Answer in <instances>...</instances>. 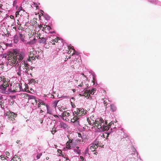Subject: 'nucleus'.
<instances>
[{
	"label": "nucleus",
	"mask_w": 161,
	"mask_h": 161,
	"mask_svg": "<svg viewBox=\"0 0 161 161\" xmlns=\"http://www.w3.org/2000/svg\"><path fill=\"white\" fill-rule=\"evenodd\" d=\"M19 55V53L15 51L13 52V53L9 52L8 53L7 56L8 61L7 62L8 65L11 66H14L16 63L17 60V57Z\"/></svg>",
	"instance_id": "1"
},
{
	"label": "nucleus",
	"mask_w": 161,
	"mask_h": 161,
	"mask_svg": "<svg viewBox=\"0 0 161 161\" xmlns=\"http://www.w3.org/2000/svg\"><path fill=\"white\" fill-rule=\"evenodd\" d=\"M3 81V84L0 86V89L1 92L3 94H9L8 91L6 90L7 87L9 86L8 79H5Z\"/></svg>",
	"instance_id": "2"
},
{
	"label": "nucleus",
	"mask_w": 161,
	"mask_h": 161,
	"mask_svg": "<svg viewBox=\"0 0 161 161\" xmlns=\"http://www.w3.org/2000/svg\"><path fill=\"white\" fill-rule=\"evenodd\" d=\"M104 122V120L100 118H97L96 119L95 122H93V124L92 125L94 127H96L98 129H100L102 128V124Z\"/></svg>",
	"instance_id": "3"
},
{
	"label": "nucleus",
	"mask_w": 161,
	"mask_h": 161,
	"mask_svg": "<svg viewBox=\"0 0 161 161\" xmlns=\"http://www.w3.org/2000/svg\"><path fill=\"white\" fill-rule=\"evenodd\" d=\"M5 115L8 116V119H10L13 121V119L14 120V119L17 116V114H15L14 112L10 111L7 112Z\"/></svg>",
	"instance_id": "4"
},
{
	"label": "nucleus",
	"mask_w": 161,
	"mask_h": 161,
	"mask_svg": "<svg viewBox=\"0 0 161 161\" xmlns=\"http://www.w3.org/2000/svg\"><path fill=\"white\" fill-rule=\"evenodd\" d=\"M18 86H19V83H15L14 84L13 86L12 87L13 92H15L18 90V87H16Z\"/></svg>",
	"instance_id": "5"
},
{
	"label": "nucleus",
	"mask_w": 161,
	"mask_h": 161,
	"mask_svg": "<svg viewBox=\"0 0 161 161\" xmlns=\"http://www.w3.org/2000/svg\"><path fill=\"white\" fill-rule=\"evenodd\" d=\"M39 39H40V40H39V43H45L47 44L46 42L47 40V38H44L42 37V38H40V37H39Z\"/></svg>",
	"instance_id": "6"
},
{
	"label": "nucleus",
	"mask_w": 161,
	"mask_h": 161,
	"mask_svg": "<svg viewBox=\"0 0 161 161\" xmlns=\"http://www.w3.org/2000/svg\"><path fill=\"white\" fill-rule=\"evenodd\" d=\"M10 161H21V158L18 156L15 155Z\"/></svg>",
	"instance_id": "7"
},
{
	"label": "nucleus",
	"mask_w": 161,
	"mask_h": 161,
	"mask_svg": "<svg viewBox=\"0 0 161 161\" xmlns=\"http://www.w3.org/2000/svg\"><path fill=\"white\" fill-rule=\"evenodd\" d=\"M22 64L24 65L23 66L24 67L23 68L24 70H25H25L28 69H29V65L27 63H26L25 61H22Z\"/></svg>",
	"instance_id": "8"
},
{
	"label": "nucleus",
	"mask_w": 161,
	"mask_h": 161,
	"mask_svg": "<svg viewBox=\"0 0 161 161\" xmlns=\"http://www.w3.org/2000/svg\"><path fill=\"white\" fill-rule=\"evenodd\" d=\"M51 29V27L49 25H46V27H43L42 31L46 32V30L49 31Z\"/></svg>",
	"instance_id": "9"
},
{
	"label": "nucleus",
	"mask_w": 161,
	"mask_h": 161,
	"mask_svg": "<svg viewBox=\"0 0 161 161\" xmlns=\"http://www.w3.org/2000/svg\"><path fill=\"white\" fill-rule=\"evenodd\" d=\"M23 57L22 55L20 54L19 56V57H17V59H18V61H17V63H16L15 64L16 65L17 64H19L18 63L20 62L23 59Z\"/></svg>",
	"instance_id": "10"
},
{
	"label": "nucleus",
	"mask_w": 161,
	"mask_h": 161,
	"mask_svg": "<svg viewBox=\"0 0 161 161\" xmlns=\"http://www.w3.org/2000/svg\"><path fill=\"white\" fill-rule=\"evenodd\" d=\"M110 110L113 112L115 111L116 110V107L113 104H112L110 105Z\"/></svg>",
	"instance_id": "11"
},
{
	"label": "nucleus",
	"mask_w": 161,
	"mask_h": 161,
	"mask_svg": "<svg viewBox=\"0 0 161 161\" xmlns=\"http://www.w3.org/2000/svg\"><path fill=\"white\" fill-rule=\"evenodd\" d=\"M41 15H44V17L45 18V19H46L47 20H49L50 19V16L48 15V14H45L43 15L42 13H41Z\"/></svg>",
	"instance_id": "12"
},
{
	"label": "nucleus",
	"mask_w": 161,
	"mask_h": 161,
	"mask_svg": "<svg viewBox=\"0 0 161 161\" xmlns=\"http://www.w3.org/2000/svg\"><path fill=\"white\" fill-rule=\"evenodd\" d=\"M79 147H77L76 148H74V151L75 153H76L78 154H80V150L79 149Z\"/></svg>",
	"instance_id": "13"
},
{
	"label": "nucleus",
	"mask_w": 161,
	"mask_h": 161,
	"mask_svg": "<svg viewBox=\"0 0 161 161\" xmlns=\"http://www.w3.org/2000/svg\"><path fill=\"white\" fill-rule=\"evenodd\" d=\"M87 111H86L85 113H81L80 111L77 112V114L78 115V116L79 117L80 116H81V115H84L86 114L87 113Z\"/></svg>",
	"instance_id": "14"
},
{
	"label": "nucleus",
	"mask_w": 161,
	"mask_h": 161,
	"mask_svg": "<svg viewBox=\"0 0 161 161\" xmlns=\"http://www.w3.org/2000/svg\"><path fill=\"white\" fill-rule=\"evenodd\" d=\"M37 19L36 18H35L33 19V21H31V24L32 25H35V24H37V22L36 21V20ZM36 25H37V24H36Z\"/></svg>",
	"instance_id": "15"
},
{
	"label": "nucleus",
	"mask_w": 161,
	"mask_h": 161,
	"mask_svg": "<svg viewBox=\"0 0 161 161\" xmlns=\"http://www.w3.org/2000/svg\"><path fill=\"white\" fill-rule=\"evenodd\" d=\"M61 127L64 129L67 128L68 126L65 123H62L61 124Z\"/></svg>",
	"instance_id": "16"
},
{
	"label": "nucleus",
	"mask_w": 161,
	"mask_h": 161,
	"mask_svg": "<svg viewBox=\"0 0 161 161\" xmlns=\"http://www.w3.org/2000/svg\"><path fill=\"white\" fill-rule=\"evenodd\" d=\"M14 42L15 43H17L18 41V37L17 36L15 35L14 37Z\"/></svg>",
	"instance_id": "17"
},
{
	"label": "nucleus",
	"mask_w": 161,
	"mask_h": 161,
	"mask_svg": "<svg viewBox=\"0 0 161 161\" xmlns=\"http://www.w3.org/2000/svg\"><path fill=\"white\" fill-rule=\"evenodd\" d=\"M86 111V110H84V109L81 108H78L77 110V112L80 111L81 113H85Z\"/></svg>",
	"instance_id": "18"
},
{
	"label": "nucleus",
	"mask_w": 161,
	"mask_h": 161,
	"mask_svg": "<svg viewBox=\"0 0 161 161\" xmlns=\"http://www.w3.org/2000/svg\"><path fill=\"white\" fill-rule=\"evenodd\" d=\"M59 101V100L58 101H57V100H55V101L52 104V105H53V106L54 108H56L57 106V103Z\"/></svg>",
	"instance_id": "19"
},
{
	"label": "nucleus",
	"mask_w": 161,
	"mask_h": 161,
	"mask_svg": "<svg viewBox=\"0 0 161 161\" xmlns=\"http://www.w3.org/2000/svg\"><path fill=\"white\" fill-rule=\"evenodd\" d=\"M19 38H20V39L23 41H24V34H19Z\"/></svg>",
	"instance_id": "20"
},
{
	"label": "nucleus",
	"mask_w": 161,
	"mask_h": 161,
	"mask_svg": "<svg viewBox=\"0 0 161 161\" xmlns=\"http://www.w3.org/2000/svg\"><path fill=\"white\" fill-rule=\"evenodd\" d=\"M79 119V118L76 117V118L73 117V118L71 119V122L72 123H74L75 122Z\"/></svg>",
	"instance_id": "21"
},
{
	"label": "nucleus",
	"mask_w": 161,
	"mask_h": 161,
	"mask_svg": "<svg viewBox=\"0 0 161 161\" xmlns=\"http://www.w3.org/2000/svg\"><path fill=\"white\" fill-rule=\"evenodd\" d=\"M35 57H34L33 56H29V58L27 59V60L28 61H31L32 60H34L35 59Z\"/></svg>",
	"instance_id": "22"
},
{
	"label": "nucleus",
	"mask_w": 161,
	"mask_h": 161,
	"mask_svg": "<svg viewBox=\"0 0 161 161\" xmlns=\"http://www.w3.org/2000/svg\"><path fill=\"white\" fill-rule=\"evenodd\" d=\"M75 125L77 127H78L80 126V122L79 121L77 120H76L75 122Z\"/></svg>",
	"instance_id": "23"
},
{
	"label": "nucleus",
	"mask_w": 161,
	"mask_h": 161,
	"mask_svg": "<svg viewBox=\"0 0 161 161\" xmlns=\"http://www.w3.org/2000/svg\"><path fill=\"white\" fill-rule=\"evenodd\" d=\"M37 82H38L37 80H35V79H32L30 80V81H29V83L31 84L32 83H37Z\"/></svg>",
	"instance_id": "24"
},
{
	"label": "nucleus",
	"mask_w": 161,
	"mask_h": 161,
	"mask_svg": "<svg viewBox=\"0 0 161 161\" xmlns=\"http://www.w3.org/2000/svg\"><path fill=\"white\" fill-rule=\"evenodd\" d=\"M97 145L96 144H95L91 146L90 147V149H92V148H94V149H95L97 148Z\"/></svg>",
	"instance_id": "25"
},
{
	"label": "nucleus",
	"mask_w": 161,
	"mask_h": 161,
	"mask_svg": "<svg viewBox=\"0 0 161 161\" xmlns=\"http://www.w3.org/2000/svg\"><path fill=\"white\" fill-rule=\"evenodd\" d=\"M103 129H104V130H105L107 131L109 129V126H105V125L104 124L103 125Z\"/></svg>",
	"instance_id": "26"
},
{
	"label": "nucleus",
	"mask_w": 161,
	"mask_h": 161,
	"mask_svg": "<svg viewBox=\"0 0 161 161\" xmlns=\"http://www.w3.org/2000/svg\"><path fill=\"white\" fill-rule=\"evenodd\" d=\"M69 49H72L74 50V53L73 54H72V55L73 56L74 54H75V53L76 52L75 50H74V47L73 46H69Z\"/></svg>",
	"instance_id": "27"
},
{
	"label": "nucleus",
	"mask_w": 161,
	"mask_h": 161,
	"mask_svg": "<svg viewBox=\"0 0 161 161\" xmlns=\"http://www.w3.org/2000/svg\"><path fill=\"white\" fill-rule=\"evenodd\" d=\"M28 99H36V97L33 95H29L28 96Z\"/></svg>",
	"instance_id": "28"
},
{
	"label": "nucleus",
	"mask_w": 161,
	"mask_h": 161,
	"mask_svg": "<svg viewBox=\"0 0 161 161\" xmlns=\"http://www.w3.org/2000/svg\"><path fill=\"white\" fill-rule=\"evenodd\" d=\"M77 112H74L73 113V116H74V117H75V118H76V117H78V118H79V117H78V115L77 114Z\"/></svg>",
	"instance_id": "29"
},
{
	"label": "nucleus",
	"mask_w": 161,
	"mask_h": 161,
	"mask_svg": "<svg viewBox=\"0 0 161 161\" xmlns=\"http://www.w3.org/2000/svg\"><path fill=\"white\" fill-rule=\"evenodd\" d=\"M51 131L52 134H54L56 131V129L55 128H53Z\"/></svg>",
	"instance_id": "30"
},
{
	"label": "nucleus",
	"mask_w": 161,
	"mask_h": 161,
	"mask_svg": "<svg viewBox=\"0 0 161 161\" xmlns=\"http://www.w3.org/2000/svg\"><path fill=\"white\" fill-rule=\"evenodd\" d=\"M42 155V153L37 154L36 156V158L37 159H39L40 158L41 156Z\"/></svg>",
	"instance_id": "31"
},
{
	"label": "nucleus",
	"mask_w": 161,
	"mask_h": 161,
	"mask_svg": "<svg viewBox=\"0 0 161 161\" xmlns=\"http://www.w3.org/2000/svg\"><path fill=\"white\" fill-rule=\"evenodd\" d=\"M18 29L19 30H21L24 31V28L22 27L21 26V24H20V25H19V27H18Z\"/></svg>",
	"instance_id": "32"
},
{
	"label": "nucleus",
	"mask_w": 161,
	"mask_h": 161,
	"mask_svg": "<svg viewBox=\"0 0 161 161\" xmlns=\"http://www.w3.org/2000/svg\"><path fill=\"white\" fill-rule=\"evenodd\" d=\"M57 107H58V109H59V110L61 111H62V109H64V108H63V107H60V105H58L57 106Z\"/></svg>",
	"instance_id": "33"
},
{
	"label": "nucleus",
	"mask_w": 161,
	"mask_h": 161,
	"mask_svg": "<svg viewBox=\"0 0 161 161\" xmlns=\"http://www.w3.org/2000/svg\"><path fill=\"white\" fill-rule=\"evenodd\" d=\"M25 72L26 73H27L28 74H30L32 76V74L31 72H30L29 70V69H26L25 70Z\"/></svg>",
	"instance_id": "34"
},
{
	"label": "nucleus",
	"mask_w": 161,
	"mask_h": 161,
	"mask_svg": "<svg viewBox=\"0 0 161 161\" xmlns=\"http://www.w3.org/2000/svg\"><path fill=\"white\" fill-rule=\"evenodd\" d=\"M17 0H15L14 2H13V6L14 7H15L16 6V5L17 3Z\"/></svg>",
	"instance_id": "35"
},
{
	"label": "nucleus",
	"mask_w": 161,
	"mask_h": 161,
	"mask_svg": "<svg viewBox=\"0 0 161 161\" xmlns=\"http://www.w3.org/2000/svg\"><path fill=\"white\" fill-rule=\"evenodd\" d=\"M59 40V38L57 37V38H56L55 39L53 40V41H54L55 42H58V41Z\"/></svg>",
	"instance_id": "36"
},
{
	"label": "nucleus",
	"mask_w": 161,
	"mask_h": 161,
	"mask_svg": "<svg viewBox=\"0 0 161 161\" xmlns=\"http://www.w3.org/2000/svg\"><path fill=\"white\" fill-rule=\"evenodd\" d=\"M1 81H3V80H5V79H6L4 78V76H1L0 78Z\"/></svg>",
	"instance_id": "37"
},
{
	"label": "nucleus",
	"mask_w": 161,
	"mask_h": 161,
	"mask_svg": "<svg viewBox=\"0 0 161 161\" xmlns=\"http://www.w3.org/2000/svg\"><path fill=\"white\" fill-rule=\"evenodd\" d=\"M1 159L2 160H4L5 159H6V158L4 157L3 155H1L0 156Z\"/></svg>",
	"instance_id": "38"
},
{
	"label": "nucleus",
	"mask_w": 161,
	"mask_h": 161,
	"mask_svg": "<svg viewBox=\"0 0 161 161\" xmlns=\"http://www.w3.org/2000/svg\"><path fill=\"white\" fill-rule=\"evenodd\" d=\"M57 152H58V154L60 156V153L62 152L61 150L60 149H58V150Z\"/></svg>",
	"instance_id": "39"
},
{
	"label": "nucleus",
	"mask_w": 161,
	"mask_h": 161,
	"mask_svg": "<svg viewBox=\"0 0 161 161\" xmlns=\"http://www.w3.org/2000/svg\"><path fill=\"white\" fill-rule=\"evenodd\" d=\"M70 146L69 144L66 143V148L68 149H71Z\"/></svg>",
	"instance_id": "40"
},
{
	"label": "nucleus",
	"mask_w": 161,
	"mask_h": 161,
	"mask_svg": "<svg viewBox=\"0 0 161 161\" xmlns=\"http://www.w3.org/2000/svg\"><path fill=\"white\" fill-rule=\"evenodd\" d=\"M71 104L73 108L75 107V105L74 103L72 102H71Z\"/></svg>",
	"instance_id": "41"
},
{
	"label": "nucleus",
	"mask_w": 161,
	"mask_h": 161,
	"mask_svg": "<svg viewBox=\"0 0 161 161\" xmlns=\"http://www.w3.org/2000/svg\"><path fill=\"white\" fill-rule=\"evenodd\" d=\"M19 15V11H17L15 13L16 17H17L18 15Z\"/></svg>",
	"instance_id": "42"
},
{
	"label": "nucleus",
	"mask_w": 161,
	"mask_h": 161,
	"mask_svg": "<svg viewBox=\"0 0 161 161\" xmlns=\"http://www.w3.org/2000/svg\"><path fill=\"white\" fill-rule=\"evenodd\" d=\"M88 151H89L88 148H86V149L85 150V153L86 154L88 153Z\"/></svg>",
	"instance_id": "43"
},
{
	"label": "nucleus",
	"mask_w": 161,
	"mask_h": 161,
	"mask_svg": "<svg viewBox=\"0 0 161 161\" xmlns=\"http://www.w3.org/2000/svg\"><path fill=\"white\" fill-rule=\"evenodd\" d=\"M8 92H13V88H9L8 89Z\"/></svg>",
	"instance_id": "44"
},
{
	"label": "nucleus",
	"mask_w": 161,
	"mask_h": 161,
	"mask_svg": "<svg viewBox=\"0 0 161 161\" xmlns=\"http://www.w3.org/2000/svg\"><path fill=\"white\" fill-rule=\"evenodd\" d=\"M72 142V140L71 139H69V141L68 142H67L66 143L67 144H69V143H71Z\"/></svg>",
	"instance_id": "45"
},
{
	"label": "nucleus",
	"mask_w": 161,
	"mask_h": 161,
	"mask_svg": "<svg viewBox=\"0 0 161 161\" xmlns=\"http://www.w3.org/2000/svg\"><path fill=\"white\" fill-rule=\"evenodd\" d=\"M5 154L6 155L8 156H9L10 155V154L9 152H8V151H6L5 152Z\"/></svg>",
	"instance_id": "46"
},
{
	"label": "nucleus",
	"mask_w": 161,
	"mask_h": 161,
	"mask_svg": "<svg viewBox=\"0 0 161 161\" xmlns=\"http://www.w3.org/2000/svg\"><path fill=\"white\" fill-rule=\"evenodd\" d=\"M104 104L105 105V108H107V102H105V101H104Z\"/></svg>",
	"instance_id": "47"
},
{
	"label": "nucleus",
	"mask_w": 161,
	"mask_h": 161,
	"mask_svg": "<svg viewBox=\"0 0 161 161\" xmlns=\"http://www.w3.org/2000/svg\"><path fill=\"white\" fill-rule=\"evenodd\" d=\"M39 103L42 105H45V103L42 101L41 102H40Z\"/></svg>",
	"instance_id": "48"
},
{
	"label": "nucleus",
	"mask_w": 161,
	"mask_h": 161,
	"mask_svg": "<svg viewBox=\"0 0 161 161\" xmlns=\"http://www.w3.org/2000/svg\"><path fill=\"white\" fill-rule=\"evenodd\" d=\"M4 68V66H3L2 65L0 67V70H1V71H3V69Z\"/></svg>",
	"instance_id": "49"
},
{
	"label": "nucleus",
	"mask_w": 161,
	"mask_h": 161,
	"mask_svg": "<svg viewBox=\"0 0 161 161\" xmlns=\"http://www.w3.org/2000/svg\"><path fill=\"white\" fill-rule=\"evenodd\" d=\"M85 92H86L87 94H89V93H90V90H86Z\"/></svg>",
	"instance_id": "50"
},
{
	"label": "nucleus",
	"mask_w": 161,
	"mask_h": 161,
	"mask_svg": "<svg viewBox=\"0 0 161 161\" xmlns=\"http://www.w3.org/2000/svg\"><path fill=\"white\" fill-rule=\"evenodd\" d=\"M47 106V113L49 114H51L50 113V111L48 108V107L47 106Z\"/></svg>",
	"instance_id": "51"
},
{
	"label": "nucleus",
	"mask_w": 161,
	"mask_h": 161,
	"mask_svg": "<svg viewBox=\"0 0 161 161\" xmlns=\"http://www.w3.org/2000/svg\"><path fill=\"white\" fill-rule=\"evenodd\" d=\"M80 161H83L84 160V158L82 156H80Z\"/></svg>",
	"instance_id": "52"
},
{
	"label": "nucleus",
	"mask_w": 161,
	"mask_h": 161,
	"mask_svg": "<svg viewBox=\"0 0 161 161\" xmlns=\"http://www.w3.org/2000/svg\"><path fill=\"white\" fill-rule=\"evenodd\" d=\"M87 120L88 121V122L89 124L90 125H91V124H92V123L91 122V121H90L89 119H87Z\"/></svg>",
	"instance_id": "53"
},
{
	"label": "nucleus",
	"mask_w": 161,
	"mask_h": 161,
	"mask_svg": "<svg viewBox=\"0 0 161 161\" xmlns=\"http://www.w3.org/2000/svg\"><path fill=\"white\" fill-rule=\"evenodd\" d=\"M17 75L19 76L21 75V71H18V72H17Z\"/></svg>",
	"instance_id": "54"
},
{
	"label": "nucleus",
	"mask_w": 161,
	"mask_h": 161,
	"mask_svg": "<svg viewBox=\"0 0 161 161\" xmlns=\"http://www.w3.org/2000/svg\"><path fill=\"white\" fill-rule=\"evenodd\" d=\"M94 89L90 91V94H94Z\"/></svg>",
	"instance_id": "55"
},
{
	"label": "nucleus",
	"mask_w": 161,
	"mask_h": 161,
	"mask_svg": "<svg viewBox=\"0 0 161 161\" xmlns=\"http://www.w3.org/2000/svg\"><path fill=\"white\" fill-rule=\"evenodd\" d=\"M1 106V108H3L4 107V106L3 105V104L2 103H0Z\"/></svg>",
	"instance_id": "56"
},
{
	"label": "nucleus",
	"mask_w": 161,
	"mask_h": 161,
	"mask_svg": "<svg viewBox=\"0 0 161 161\" xmlns=\"http://www.w3.org/2000/svg\"><path fill=\"white\" fill-rule=\"evenodd\" d=\"M21 65H20L18 69V71H21Z\"/></svg>",
	"instance_id": "57"
},
{
	"label": "nucleus",
	"mask_w": 161,
	"mask_h": 161,
	"mask_svg": "<svg viewBox=\"0 0 161 161\" xmlns=\"http://www.w3.org/2000/svg\"><path fill=\"white\" fill-rule=\"evenodd\" d=\"M113 124L114 125V123H113V122H111L110 123H109V125H108V126L109 127L110 126H111V125H112V124Z\"/></svg>",
	"instance_id": "58"
},
{
	"label": "nucleus",
	"mask_w": 161,
	"mask_h": 161,
	"mask_svg": "<svg viewBox=\"0 0 161 161\" xmlns=\"http://www.w3.org/2000/svg\"><path fill=\"white\" fill-rule=\"evenodd\" d=\"M10 18L11 19H14V16L12 15H11L10 16Z\"/></svg>",
	"instance_id": "59"
},
{
	"label": "nucleus",
	"mask_w": 161,
	"mask_h": 161,
	"mask_svg": "<svg viewBox=\"0 0 161 161\" xmlns=\"http://www.w3.org/2000/svg\"><path fill=\"white\" fill-rule=\"evenodd\" d=\"M90 96V94H87V95L86 96V97H87L88 98Z\"/></svg>",
	"instance_id": "60"
},
{
	"label": "nucleus",
	"mask_w": 161,
	"mask_h": 161,
	"mask_svg": "<svg viewBox=\"0 0 161 161\" xmlns=\"http://www.w3.org/2000/svg\"><path fill=\"white\" fill-rule=\"evenodd\" d=\"M17 25H20L19 24V21L18 20H17Z\"/></svg>",
	"instance_id": "61"
},
{
	"label": "nucleus",
	"mask_w": 161,
	"mask_h": 161,
	"mask_svg": "<svg viewBox=\"0 0 161 161\" xmlns=\"http://www.w3.org/2000/svg\"><path fill=\"white\" fill-rule=\"evenodd\" d=\"M78 86H80V87L82 86H83V83L82 82Z\"/></svg>",
	"instance_id": "62"
},
{
	"label": "nucleus",
	"mask_w": 161,
	"mask_h": 161,
	"mask_svg": "<svg viewBox=\"0 0 161 161\" xmlns=\"http://www.w3.org/2000/svg\"><path fill=\"white\" fill-rule=\"evenodd\" d=\"M40 122L41 123H42L43 122V120L42 119H41L40 120Z\"/></svg>",
	"instance_id": "63"
},
{
	"label": "nucleus",
	"mask_w": 161,
	"mask_h": 161,
	"mask_svg": "<svg viewBox=\"0 0 161 161\" xmlns=\"http://www.w3.org/2000/svg\"><path fill=\"white\" fill-rule=\"evenodd\" d=\"M64 153H62L61 152V153H60V155H62L63 157H64Z\"/></svg>",
	"instance_id": "64"
}]
</instances>
